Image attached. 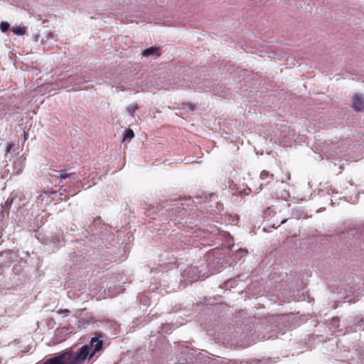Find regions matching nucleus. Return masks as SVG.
I'll return each mask as SVG.
<instances>
[{
    "label": "nucleus",
    "instance_id": "nucleus-1",
    "mask_svg": "<svg viewBox=\"0 0 364 364\" xmlns=\"http://www.w3.org/2000/svg\"><path fill=\"white\" fill-rule=\"evenodd\" d=\"M103 346V341L94 337L91 339L90 346H82L77 351L67 350L56 355L60 357L61 361L65 364H84L86 360H90L94 355L100 351Z\"/></svg>",
    "mask_w": 364,
    "mask_h": 364
},
{
    "label": "nucleus",
    "instance_id": "nucleus-2",
    "mask_svg": "<svg viewBox=\"0 0 364 364\" xmlns=\"http://www.w3.org/2000/svg\"><path fill=\"white\" fill-rule=\"evenodd\" d=\"M51 172L52 173H50L49 175L52 177L56 178V179L59 181L58 184L63 183V181L67 178H73V179H76V178L75 177V173H68L67 171L65 169L59 171L52 169Z\"/></svg>",
    "mask_w": 364,
    "mask_h": 364
},
{
    "label": "nucleus",
    "instance_id": "nucleus-3",
    "mask_svg": "<svg viewBox=\"0 0 364 364\" xmlns=\"http://www.w3.org/2000/svg\"><path fill=\"white\" fill-rule=\"evenodd\" d=\"M352 108L357 112L364 111V97L360 94H355L352 97Z\"/></svg>",
    "mask_w": 364,
    "mask_h": 364
},
{
    "label": "nucleus",
    "instance_id": "nucleus-4",
    "mask_svg": "<svg viewBox=\"0 0 364 364\" xmlns=\"http://www.w3.org/2000/svg\"><path fill=\"white\" fill-rule=\"evenodd\" d=\"M142 55L144 57H148L149 55L160 56L161 55L160 48L157 46H151L149 48L144 50Z\"/></svg>",
    "mask_w": 364,
    "mask_h": 364
},
{
    "label": "nucleus",
    "instance_id": "nucleus-5",
    "mask_svg": "<svg viewBox=\"0 0 364 364\" xmlns=\"http://www.w3.org/2000/svg\"><path fill=\"white\" fill-rule=\"evenodd\" d=\"M11 31L16 35L23 36L26 33V28L25 27L16 26V27H13L11 28Z\"/></svg>",
    "mask_w": 364,
    "mask_h": 364
},
{
    "label": "nucleus",
    "instance_id": "nucleus-6",
    "mask_svg": "<svg viewBox=\"0 0 364 364\" xmlns=\"http://www.w3.org/2000/svg\"><path fill=\"white\" fill-rule=\"evenodd\" d=\"M139 109V107L137 105V104L136 103H132L131 105H129L127 108V110L128 111V112L132 116L134 117V113L135 112Z\"/></svg>",
    "mask_w": 364,
    "mask_h": 364
},
{
    "label": "nucleus",
    "instance_id": "nucleus-7",
    "mask_svg": "<svg viewBox=\"0 0 364 364\" xmlns=\"http://www.w3.org/2000/svg\"><path fill=\"white\" fill-rule=\"evenodd\" d=\"M134 136V133L132 129H127L123 138V141L131 140Z\"/></svg>",
    "mask_w": 364,
    "mask_h": 364
},
{
    "label": "nucleus",
    "instance_id": "nucleus-8",
    "mask_svg": "<svg viewBox=\"0 0 364 364\" xmlns=\"http://www.w3.org/2000/svg\"><path fill=\"white\" fill-rule=\"evenodd\" d=\"M260 178L262 180H265L268 178L272 179L273 178V174H270L269 171H262L260 173Z\"/></svg>",
    "mask_w": 364,
    "mask_h": 364
},
{
    "label": "nucleus",
    "instance_id": "nucleus-9",
    "mask_svg": "<svg viewBox=\"0 0 364 364\" xmlns=\"http://www.w3.org/2000/svg\"><path fill=\"white\" fill-rule=\"evenodd\" d=\"M9 28V24L7 22H1L0 23V29L2 32H6Z\"/></svg>",
    "mask_w": 364,
    "mask_h": 364
},
{
    "label": "nucleus",
    "instance_id": "nucleus-10",
    "mask_svg": "<svg viewBox=\"0 0 364 364\" xmlns=\"http://www.w3.org/2000/svg\"><path fill=\"white\" fill-rule=\"evenodd\" d=\"M56 191H46L45 190L42 191V193H44V194H46V195H48V194H55L56 193Z\"/></svg>",
    "mask_w": 364,
    "mask_h": 364
},
{
    "label": "nucleus",
    "instance_id": "nucleus-11",
    "mask_svg": "<svg viewBox=\"0 0 364 364\" xmlns=\"http://www.w3.org/2000/svg\"><path fill=\"white\" fill-rule=\"evenodd\" d=\"M287 221V219H284V220H282L281 221V223H280V225H281V224H284V223H285Z\"/></svg>",
    "mask_w": 364,
    "mask_h": 364
},
{
    "label": "nucleus",
    "instance_id": "nucleus-12",
    "mask_svg": "<svg viewBox=\"0 0 364 364\" xmlns=\"http://www.w3.org/2000/svg\"><path fill=\"white\" fill-rule=\"evenodd\" d=\"M65 312H66V313H69V312H70V311L66 309V310H65Z\"/></svg>",
    "mask_w": 364,
    "mask_h": 364
},
{
    "label": "nucleus",
    "instance_id": "nucleus-13",
    "mask_svg": "<svg viewBox=\"0 0 364 364\" xmlns=\"http://www.w3.org/2000/svg\"><path fill=\"white\" fill-rule=\"evenodd\" d=\"M191 109H194V107L193 106H191Z\"/></svg>",
    "mask_w": 364,
    "mask_h": 364
}]
</instances>
